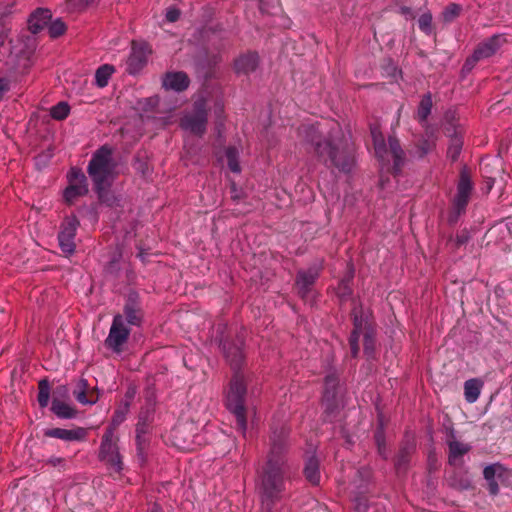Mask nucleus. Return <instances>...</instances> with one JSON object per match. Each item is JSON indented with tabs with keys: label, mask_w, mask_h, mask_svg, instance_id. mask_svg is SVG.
<instances>
[{
	"label": "nucleus",
	"mask_w": 512,
	"mask_h": 512,
	"mask_svg": "<svg viewBox=\"0 0 512 512\" xmlns=\"http://www.w3.org/2000/svg\"><path fill=\"white\" fill-rule=\"evenodd\" d=\"M472 190L473 183L471 180L470 171L467 166H463L459 174L457 193L453 200L454 214L449 216L450 223H455L458 219V216L465 212Z\"/></svg>",
	"instance_id": "423d86ee"
},
{
	"label": "nucleus",
	"mask_w": 512,
	"mask_h": 512,
	"mask_svg": "<svg viewBox=\"0 0 512 512\" xmlns=\"http://www.w3.org/2000/svg\"><path fill=\"white\" fill-rule=\"evenodd\" d=\"M63 461H64V459H63V458H60V457H52V458H50V459L47 461V463L55 467V466H57V465L61 464Z\"/></svg>",
	"instance_id": "0e129e2a"
},
{
	"label": "nucleus",
	"mask_w": 512,
	"mask_h": 512,
	"mask_svg": "<svg viewBox=\"0 0 512 512\" xmlns=\"http://www.w3.org/2000/svg\"><path fill=\"white\" fill-rule=\"evenodd\" d=\"M339 133L340 130L336 134H329L324 149L318 148L319 156L317 158L327 168H335L339 172L348 174L355 165V151L352 145L337 135Z\"/></svg>",
	"instance_id": "7ed1b4c3"
},
{
	"label": "nucleus",
	"mask_w": 512,
	"mask_h": 512,
	"mask_svg": "<svg viewBox=\"0 0 512 512\" xmlns=\"http://www.w3.org/2000/svg\"><path fill=\"white\" fill-rule=\"evenodd\" d=\"M10 28L7 25V16L0 14V35L8 36Z\"/></svg>",
	"instance_id": "13d9d810"
},
{
	"label": "nucleus",
	"mask_w": 512,
	"mask_h": 512,
	"mask_svg": "<svg viewBox=\"0 0 512 512\" xmlns=\"http://www.w3.org/2000/svg\"><path fill=\"white\" fill-rule=\"evenodd\" d=\"M38 403L41 408H45L48 405L50 398V383L47 379H41L38 383Z\"/></svg>",
	"instance_id": "4c0bfd02"
},
{
	"label": "nucleus",
	"mask_w": 512,
	"mask_h": 512,
	"mask_svg": "<svg viewBox=\"0 0 512 512\" xmlns=\"http://www.w3.org/2000/svg\"><path fill=\"white\" fill-rule=\"evenodd\" d=\"M79 221L75 216L67 217L61 225L58 234L59 245L64 253L72 254L76 245L74 242Z\"/></svg>",
	"instance_id": "f8f14e48"
},
{
	"label": "nucleus",
	"mask_w": 512,
	"mask_h": 512,
	"mask_svg": "<svg viewBox=\"0 0 512 512\" xmlns=\"http://www.w3.org/2000/svg\"><path fill=\"white\" fill-rule=\"evenodd\" d=\"M66 30L67 26L61 18H57L51 21L50 25L48 26L49 36L53 39L64 35Z\"/></svg>",
	"instance_id": "58836bf2"
},
{
	"label": "nucleus",
	"mask_w": 512,
	"mask_h": 512,
	"mask_svg": "<svg viewBox=\"0 0 512 512\" xmlns=\"http://www.w3.org/2000/svg\"><path fill=\"white\" fill-rule=\"evenodd\" d=\"M354 278V269L351 267L346 275L339 281L335 291L340 302L347 301L353 294L352 283Z\"/></svg>",
	"instance_id": "5701e85b"
},
{
	"label": "nucleus",
	"mask_w": 512,
	"mask_h": 512,
	"mask_svg": "<svg viewBox=\"0 0 512 512\" xmlns=\"http://www.w3.org/2000/svg\"><path fill=\"white\" fill-rule=\"evenodd\" d=\"M301 132L303 133L305 141L314 147V153L318 157V148L324 149L326 145V139L322 140V134L318 127L315 125H304L301 128Z\"/></svg>",
	"instance_id": "412c9836"
},
{
	"label": "nucleus",
	"mask_w": 512,
	"mask_h": 512,
	"mask_svg": "<svg viewBox=\"0 0 512 512\" xmlns=\"http://www.w3.org/2000/svg\"><path fill=\"white\" fill-rule=\"evenodd\" d=\"M51 11L47 8H38L31 14L28 24L33 34L39 33L51 19Z\"/></svg>",
	"instance_id": "4be33fe9"
},
{
	"label": "nucleus",
	"mask_w": 512,
	"mask_h": 512,
	"mask_svg": "<svg viewBox=\"0 0 512 512\" xmlns=\"http://www.w3.org/2000/svg\"><path fill=\"white\" fill-rule=\"evenodd\" d=\"M8 39V36H2L0 35V50L5 52V55H11L12 54V40Z\"/></svg>",
	"instance_id": "6e6d98bb"
},
{
	"label": "nucleus",
	"mask_w": 512,
	"mask_h": 512,
	"mask_svg": "<svg viewBox=\"0 0 512 512\" xmlns=\"http://www.w3.org/2000/svg\"><path fill=\"white\" fill-rule=\"evenodd\" d=\"M146 433H138L136 432V446H137V454L142 462L145 461V449L148 444V440L145 437Z\"/></svg>",
	"instance_id": "3c124183"
},
{
	"label": "nucleus",
	"mask_w": 512,
	"mask_h": 512,
	"mask_svg": "<svg viewBox=\"0 0 512 512\" xmlns=\"http://www.w3.org/2000/svg\"><path fill=\"white\" fill-rule=\"evenodd\" d=\"M137 169L142 172V174H145V170L147 169V164L143 161H141L139 158L136 159Z\"/></svg>",
	"instance_id": "69168bd1"
},
{
	"label": "nucleus",
	"mask_w": 512,
	"mask_h": 512,
	"mask_svg": "<svg viewBox=\"0 0 512 512\" xmlns=\"http://www.w3.org/2000/svg\"><path fill=\"white\" fill-rule=\"evenodd\" d=\"M355 502V512H367L369 504L365 495H359L356 497Z\"/></svg>",
	"instance_id": "864d4df0"
},
{
	"label": "nucleus",
	"mask_w": 512,
	"mask_h": 512,
	"mask_svg": "<svg viewBox=\"0 0 512 512\" xmlns=\"http://www.w3.org/2000/svg\"><path fill=\"white\" fill-rule=\"evenodd\" d=\"M339 377L335 373L328 374L324 379L322 405L324 407V420L332 421L339 410L337 397Z\"/></svg>",
	"instance_id": "0eeeda50"
},
{
	"label": "nucleus",
	"mask_w": 512,
	"mask_h": 512,
	"mask_svg": "<svg viewBox=\"0 0 512 512\" xmlns=\"http://www.w3.org/2000/svg\"><path fill=\"white\" fill-rule=\"evenodd\" d=\"M87 389H88V382L86 379L81 378L77 382L76 389L73 391V394L78 402L81 404H94L98 400V395H96L95 398H93V393H90V398L87 397Z\"/></svg>",
	"instance_id": "7c9ffc66"
},
{
	"label": "nucleus",
	"mask_w": 512,
	"mask_h": 512,
	"mask_svg": "<svg viewBox=\"0 0 512 512\" xmlns=\"http://www.w3.org/2000/svg\"><path fill=\"white\" fill-rule=\"evenodd\" d=\"M470 239L469 232L467 230H462L460 233L456 235L455 245L456 247H460L467 243Z\"/></svg>",
	"instance_id": "4d7b16f0"
},
{
	"label": "nucleus",
	"mask_w": 512,
	"mask_h": 512,
	"mask_svg": "<svg viewBox=\"0 0 512 512\" xmlns=\"http://www.w3.org/2000/svg\"><path fill=\"white\" fill-rule=\"evenodd\" d=\"M86 430L82 427L76 429L52 428L44 432L46 437L58 438L65 441H80L86 437Z\"/></svg>",
	"instance_id": "a211bd4d"
},
{
	"label": "nucleus",
	"mask_w": 512,
	"mask_h": 512,
	"mask_svg": "<svg viewBox=\"0 0 512 512\" xmlns=\"http://www.w3.org/2000/svg\"><path fill=\"white\" fill-rule=\"evenodd\" d=\"M419 28L425 34L430 35L432 33V14L430 12L423 13L418 19Z\"/></svg>",
	"instance_id": "49530a36"
},
{
	"label": "nucleus",
	"mask_w": 512,
	"mask_h": 512,
	"mask_svg": "<svg viewBox=\"0 0 512 512\" xmlns=\"http://www.w3.org/2000/svg\"><path fill=\"white\" fill-rule=\"evenodd\" d=\"M207 122V103L204 98H200L193 104V113L182 119L181 126L195 135L202 136L206 132Z\"/></svg>",
	"instance_id": "6e6552de"
},
{
	"label": "nucleus",
	"mask_w": 512,
	"mask_h": 512,
	"mask_svg": "<svg viewBox=\"0 0 512 512\" xmlns=\"http://www.w3.org/2000/svg\"><path fill=\"white\" fill-rule=\"evenodd\" d=\"M353 302V308L351 311V317L353 321V330L351 333L361 334L365 333L367 329H371L367 325V318L363 314V309L361 304H357L355 300Z\"/></svg>",
	"instance_id": "393cba45"
},
{
	"label": "nucleus",
	"mask_w": 512,
	"mask_h": 512,
	"mask_svg": "<svg viewBox=\"0 0 512 512\" xmlns=\"http://www.w3.org/2000/svg\"><path fill=\"white\" fill-rule=\"evenodd\" d=\"M115 72L113 65H101L95 72V83L99 88H104L108 85L110 77Z\"/></svg>",
	"instance_id": "473e14b6"
},
{
	"label": "nucleus",
	"mask_w": 512,
	"mask_h": 512,
	"mask_svg": "<svg viewBox=\"0 0 512 512\" xmlns=\"http://www.w3.org/2000/svg\"><path fill=\"white\" fill-rule=\"evenodd\" d=\"M225 156L229 169L234 173H239L241 168L239 164V152L237 148L232 146L228 147L225 151Z\"/></svg>",
	"instance_id": "e433bc0d"
},
{
	"label": "nucleus",
	"mask_w": 512,
	"mask_h": 512,
	"mask_svg": "<svg viewBox=\"0 0 512 512\" xmlns=\"http://www.w3.org/2000/svg\"><path fill=\"white\" fill-rule=\"evenodd\" d=\"M69 184H87V178L80 168L73 167L68 174Z\"/></svg>",
	"instance_id": "8fccbe9b"
},
{
	"label": "nucleus",
	"mask_w": 512,
	"mask_h": 512,
	"mask_svg": "<svg viewBox=\"0 0 512 512\" xmlns=\"http://www.w3.org/2000/svg\"><path fill=\"white\" fill-rule=\"evenodd\" d=\"M389 152L393 157L392 172L398 175L405 164V152L402 149L399 140L395 136L388 137Z\"/></svg>",
	"instance_id": "aec40b11"
},
{
	"label": "nucleus",
	"mask_w": 512,
	"mask_h": 512,
	"mask_svg": "<svg viewBox=\"0 0 512 512\" xmlns=\"http://www.w3.org/2000/svg\"><path fill=\"white\" fill-rule=\"evenodd\" d=\"M113 181H108L107 183L93 184L94 190L98 196V200L100 203H103L109 207H114L118 204V199L111 191Z\"/></svg>",
	"instance_id": "b1692460"
},
{
	"label": "nucleus",
	"mask_w": 512,
	"mask_h": 512,
	"mask_svg": "<svg viewBox=\"0 0 512 512\" xmlns=\"http://www.w3.org/2000/svg\"><path fill=\"white\" fill-rule=\"evenodd\" d=\"M9 90V81L5 78H0V96Z\"/></svg>",
	"instance_id": "e2e57ef3"
},
{
	"label": "nucleus",
	"mask_w": 512,
	"mask_h": 512,
	"mask_svg": "<svg viewBox=\"0 0 512 512\" xmlns=\"http://www.w3.org/2000/svg\"><path fill=\"white\" fill-rule=\"evenodd\" d=\"M375 443L377 445L378 454L383 458H388V452L386 448V442H385V433L382 428L377 429V431L374 434Z\"/></svg>",
	"instance_id": "79ce46f5"
},
{
	"label": "nucleus",
	"mask_w": 512,
	"mask_h": 512,
	"mask_svg": "<svg viewBox=\"0 0 512 512\" xmlns=\"http://www.w3.org/2000/svg\"><path fill=\"white\" fill-rule=\"evenodd\" d=\"M123 318L128 324L133 326H140L144 312L141 306L139 294L136 291H130L126 297L125 305L123 308Z\"/></svg>",
	"instance_id": "ddd939ff"
},
{
	"label": "nucleus",
	"mask_w": 512,
	"mask_h": 512,
	"mask_svg": "<svg viewBox=\"0 0 512 512\" xmlns=\"http://www.w3.org/2000/svg\"><path fill=\"white\" fill-rule=\"evenodd\" d=\"M51 411L61 419H72L77 414L75 408L56 398L52 400Z\"/></svg>",
	"instance_id": "c85d7f7f"
},
{
	"label": "nucleus",
	"mask_w": 512,
	"mask_h": 512,
	"mask_svg": "<svg viewBox=\"0 0 512 512\" xmlns=\"http://www.w3.org/2000/svg\"><path fill=\"white\" fill-rule=\"evenodd\" d=\"M462 11V7L459 4L451 3L442 12V17L445 22H452L456 19Z\"/></svg>",
	"instance_id": "c03bdc74"
},
{
	"label": "nucleus",
	"mask_w": 512,
	"mask_h": 512,
	"mask_svg": "<svg viewBox=\"0 0 512 512\" xmlns=\"http://www.w3.org/2000/svg\"><path fill=\"white\" fill-rule=\"evenodd\" d=\"M370 133L373 140L375 154L379 159L383 160L385 154L387 153V147L379 125L371 124Z\"/></svg>",
	"instance_id": "a878e982"
},
{
	"label": "nucleus",
	"mask_w": 512,
	"mask_h": 512,
	"mask_svg": "<svg viewBox=\"0 0 512 512\" xmlns=\"http://www.w3.org/2000/svg\"><path fill=\"white\" fill-rule=\"evenodd\" d=\"M434 147V142L428 139H421L416 144V153L420 158H422L429 152H431L434 149Z\"/></svg>",
	"instance_id": "de8ad7c7"
},
{
	"label": "nucleus",
	"mask_w": 512,
	"mask_h": 512,
	"mask_svg": "<svg viewBox=\"0 0 512 512\" xmlns=\"http://www.w3.org/2000/svg\"><path fill=\"white\" fill-rule=\"evenodd\" d=\"M320 276V267L312 266L300 269L295 278V288L302 299H307L313 292V287Z\"/></svg>",
	"instance_id": "9d476101"
},
{
	"label": "nucleus",
	"mask_w": 512,
	"mask_h": 512,
	"mask_svg": "<svg viewBox=\"0 0 512 512\" xmlns=\"http://www.w3.org/2000/svg\"><path fill=\"white\" fill-rule=\"evenodd\" d=\"M289 431L285 427L274 430L270 437V449L266 461L258 471L256 489L261 505L275 506L286 490V482L292 479L293 466L289 461Z\"/></svg>",
	"instance_id": "f257e3e1"
},
{
	"label": "nucleus",
	"mask_w": 512,
	"mask_h": 512,
	"mask_svg": "<svg viewBox=\"0 0 512 512\" xmlns=\"http://www.w3.org/2000/svg\"><path fill=\"white\" fill-rule=\"evenodd\" d=\"M274 506L261 505V512H273Z\"/></svg>",
	"instance_id": "774afa93"
},
{
	"label": "nucleus",
	"mask_w": 512,
	"mask_h": 512,
	"mask_svg": "<svg viewBox=\"0 0 512 512\" xmlns=\"http://www.w3.org/2000/svg\"><path fill=\"white\" fill-rule=\"evenodd\" d=\"M67 8L70 12H82L97 3V0H67Z\"/></svg>",
	"instance_id": "a19ab883"
},
{
	"label": "nucleus",
	"mask_w": 512,
	"mask_h": 512,
	"mask_svg": "<svg viewBox=\"0 0 512 512\" xmlns=\"http://www.w3.org/2000/svg\"><path fill=\"white\" fill-rule=\"evenodd\" d=\"M448 484L451 488L458 491H466L472 488V483L467 477L456 473L448 478Z\"/></svg>",
	"instance_id": "c9c22d12"
},
{
	"label": "nucleus",
	"mask_w": 512,
	"mask_h": 512,
	"mask_svg": "<svg viewBox=\"0 0 512 512\" xmlns=\"http://www.w3.org/2000/svg\"><path fill=\"white\" fill-rule=\"evenodd\" d=\"M112 155L113 149L109 145H103L93 153L87 167V173L93 184L101 185L114 180L116 164Z\"/></svg>",
	"instance_id": "20e7f679"
},
{
	"label": "nucleus",
	"mask_w": 512,
	"mask_h": 512,
	"mask_svg": "<svg viewBox=\"0 0 512 512\" xmlns=\"http://www.w3.org/2000/svg\"><path fill=\"white\" fill-rule=\"evenodd\" d=\"M150 53L151 50L146 42L133 40L131 43V53L126 62V71L129 74L138 73L147 64Z\"/></svg>",
	"instance_id": "9b49d317"
},
{
	"label": "nucleus",
	"mask_w": 512,
	"mask_h": 512,
	"mask_svg": "<svg viewBox=\"0 0 512 512\" xmlns=\"http://www.w3.org/2000/svg\"><path fill=\"white\" fill-rule=\"evenodd\" d=\"M151 423V413L147 411H141L139 414L138 423L136 425V432L148 433Z\"/></svg>",
	"instance_id": "37998d69"
},
{
	"label": "nucleus",
	"mask_w": 512,
	"mask_h": 512,
	"mask_svg": "<svg viewBox=\"0 0 512 512\" xmlns=\"http://www.w3.org/2000/svg\"><path fill=\"white\" fill-rule=\"evenodd\" d=\"M415 452V444L412 441L401 443L394 459L395 470L398 474L405 473L409 467L412 454Z\"/></svg>",
	"instance_id": "dca6fc26"
},
{
	"label": "nucleus",
	"mask_w": 512,
	"mask_h": 512,
	"mask_svg": "<svg viewBox=\"0 0 512 512\" xmlns=\"http://www.w3.org/2000/svg\"><path fill=\"white\" fill-rule=\"evenodd\" d=\"M88 184H69L64 190V199L68 205H73L78 197L85 196L88 193Z\"/></svg>",
	"instance_id": "c756f323"
},
{
	"label": "nucleus",
	"mask_w": 512,
	"mask_h": 512,
	"mask_svg": "<svg viewBox=\"0 0 512 512\" xmlns=\"http://www.w3.org/2000/svg\"><path fill=\"white\" fill-rule=\"evenodd\" d=\"M504 41L505 40L501 35H493L477 46V48L474 50L475 57L481 59L491 57L497 52Z\"/></svg>",
	"instance_id": "6ab92c4d"
},
{
	"label": "nucleus",
	"mask_w": 512,
	"mask_h": 512,
	"mask_svg": "<svg viewBox=\"0 0 512 512\" xmlns=\"http://www.w3.org/2000/svg\"><path fill=\"white\" fill-rule=\"evenodd\" d=\"M463 141L460 135L456 131L451 135L450 144L447 150V156L452 160L456 161L461 153Z\"/></svg>",
	"instance_id": "f704fd0d"
},
{
	"label": "nucleus",
	"mask_w": 512,
	"mask_h": 512,
	"mask_svg": "<svg viewBox=\"0 0 512 512\" xmlns=\"http://www.w3.org/2000/svg\"><path fill=\"white\" fill-rule=\"evenodd\" d=\"M359 338L360 334L351 333L349 337L350 353L353 358H356L359 354Z\"/></svg>",
	"instance_id": "603ef678"
},
{
	"label": "nucleus",
	"mask_w": 512,
	"mask_h": 512,
	"mask_svg": "<svg viewBox=\"0 0 512 512\" xmlns=\"http://www.w3.org/2000/svg\"><path fill=\"white\" fill-rule=\"evenodd\" d=\"M190 80L185 72H168L163 78V87L166 89L182 92L189 87Z\"/></svg>",
	"instance_id": "f3484780"
},
{
	"label": "nucleus",
	"mask_w": 512,
	"mask_h": 512,
	"mask_svg": "<svg viewBox=\"0 0 512 512\" xmlns=\"http://www.w3.org/2000/svg\"><path fill=\"white\" fill-rule=\"evenodd\" d=\"M69 396V389L66 385H59L53 391V398L66 399Z\"/></svg>",
	"instance_id": "5fc2aeb1"
},
{
	"label": "nucleus",
	"mask_w": 512,
	"mask_h": 512,
	"mask_svg": "<svg viewBox=\"0 0 512 512\" xmlns=\"http://www.w3.org/2000/svg\"><path fill=\"white\" fill-rule=\"evenodd\" d=\"M129 407L130 403L129 401H126L123 406L115 411L111 423L114 427L120 425L125 420Z\"/></svg>",
	"instance_id": "09e8293b"
},
{
	"label": "nucleus",
	"mask_w": 512,
	"mask_h": 512,
	"mask_svg": "<svg viewBox=\"0 0 512 512\" xmlns=\"http://www.w3.org/2000/svg\"><path fill=\"white\" fill-rule=\"evenodd\" d=\"M479 60H481V58H476L474 52L471 57L466 59L463 70L470 71Z\"/></svg>",
	"instance_id": "052dcab7"
},
{
	"label": "nucleus",
	"mask_w": 512,
	"mask_h": 512,
	"mask_svg": "<svg viewBox=\"0 0 512 512\" xmlns=\"http://www.w3.org/2000/svg\"><path fill=\"white\" fill-rule=\"evenodd\" d=\"M506 472L507 468L499 462L484 468L483 477L487 481V489L490 495L496 496L499 494L500 489L496 478H502Z\"/></svg>",
	"instance_id": "4468645a"
},
{
	"label": "nucleus",
	"mask_w": 512,
	"mask_h": 512,
	"mask_svg": "<svg viewBox=\"0 0 512 512\" xmlns=\"http://www.w3.org/2000/svg\"><path fill=\"white\" fill-rule=\"evenodd\" d=\"M400 14L405 16L406 19H414L415 14L413 13L412 9L408 6H401L399 10Z\"/></svg>",
	"instance_id": "680f3d73"
},
{
	"label": "nucleus",
	"mask_w": 512,
	"mask_h": 512,
	"mask_svg": "<svg viewBox=\"0 0 512 512\" xmlns=\"http://www.w3.org/2000/svg\"><path fill=\"white\" fill-rule=\"evenodd\" d=\"M304 476L307 481L312 485H318L320 482L319 460L316 456L308 457L303 470Z\"/></svg>",
	"instance_id": "bb28decb"
},
{
	"label": "nucleus",
	"mask_w": 512,
	"mask_h": 512,
	"mask_svg": "<svg viewBox=\"0 0 512 512\" xmlns=\"http://www.w3.org/2000/svg\"><path fill=\"white\" fill-rule=\"evenodd\" d=\"M221 345L224 356L234 371L226 397V407L235 417L237 430L245 435L247 430L245 406L247 385L244 375L240 372L244 362V334H237L235 339H225L221 341Z\"/></svg>",
	"instance_id": "f03ea898"
},
{
	"label": "nucleus",
	"mask_w": 512,
	"mask_h": 512,
	"mask_svg": "<svg viewBox=\"0 0 512 512\" xmlns=\"http://www.w3.org/2000/svg\"><path fill=\"white\" fill-rule=\"evenodd\" d=\"M431 109H432V96L430 93H427L422 97V99L418 105L417 119L419 120V122L423 123V122L427 121V118L431 113Z\"/></svg>",
	"instance_id": "72a5a7b5"
},
{
	"label": "nucleus",
	"mask_w": 512,
	"mask_h": 512,
	"mask_svg": "<svg viewBox=\"0 0 512 512\" xmlns=\"http://www.w3.org/2000/svg\"><path fill=\"white\" fill-rule=\"evenodd\" d=\"M364 353L372 356L375 351V338L372 329H367L364 333Z\"/></svg>",
	"instance_id": "a18cd8bd"
},
{
	"label": "nucleus",
	"mask_w": 512,
	"mask_h": 512,
	"mask_svg": "<svg viewBox=\"0 0 512 512\" xmlns=\"http://www.w3.org/2000/svg\"><path fill=\"white\" fill-rule=\"evenodd\" d=\"M483 381L478 378H472L464 383L465 399L469 403H474L480 395Z\"/></svg>",
	"instance_id": "cd10ccee"
},
{
	"label": "nucleus",
	"mask_w": 512,
	"mask_h": 512,
	"mask_svg": "<svg viewBox=\"0 0 512 512\" xmlns=\"http://www.w3.org/2000/svg\"><path fill=\"white\" fill-rule=\"evenodd\" d=\"M134 395H135V390L134 389H129L126 392L125 397L127 398V401L130 402L134 398Z\"/></svg>",
	"instance_id": "338daca9"
},
{
	"label": "nucleus",
	"mask_w": 512,
	"mask_h": 512,
	"mask_svg": "<svg viewBox=\"0 0 512 512\" xmlns=\"http://www.w3.org/2000/svg\"><path fill=\"white\" fill-rule=\"evenodd\" d=\"M130 329L125 325L123 315L114 316L105 346L116 353L123 351V345L127 342Z\"/></svg>",
	"instance_id": "1a4fd4ad"
},
{
	"label": "nucleus",
	"mask_w": 512,
	"mask_h": 512,
	"mask_svg": "<svg viewBox=\"0 0 512 512\" xmlns=\"http://www.w3.org/2000/svg\"><path fill=\"white\" fill-rule=\"evenodd\" d=\"M180 18V11L176 8H170L167 10L166 19L169 22H176Z\"/></svg>",
	"instance_id": "bf43d9fd"
},
{
	"label": "nucleus",
	"mask_w": 512,
	"mask_h": 512,
	"mask_svg": "<svg viewBox=\"0 0 512 512\" xmlns=\"http://www.w3.org/2000/svg\"><path fill=\"white\" fill-rule=\"evenodd\" d=\"M70 112V107L67 102H59L53 106L50 110V115L55 120H64L67 118Z\"/></svg>",
	"instance_id": "ea45409f"
},
{
	"label": "nucleus",
	"mask_w": 512,
	"mask_h": 512,
	"mask_svg": "<svg viewBox=\"0 0 512 512\" xmlns=\"http://www.w3.org/2000/svg\"><path fill=\"white\" fill-rule=\"evenodd\" d=\"M118 438L114 435V427L106 429L102 436L99 449V460L104 462L108 469L115 473H121L123 462L117 445Z\"/></svg>",
	"instance_id": "39448f33"
},
{
	"label": "nucleus",
	"mask_w": 512,
	"mask_h": 512,
	"mask_svg": "<svg viewBox=\"0 0 512 512\" xmlns=\"http://www.w3.org/2000/svg\"><path fill=\"white\" fill-rule=\"evenodd\" d=\"M260 57L256 51H247L234 61V69L237 74L249 75L257 70Z\"/></svg>",
	"instance_id": "2eb2a0df"
},
{
	"label": "nucleus",
	"mask_w": 512,
	"mask_h": 512,
	"mask_svg": "<svg viewBox=\"0 0 512 512\" xmlns=\"http://www.w3.org/2000/svg\"><path fill=\"white\" fill-rule=\"evenodd\" d=\"M449 446V455L448 462L450 465H455L458 458L462 457L466 453H468L471 447L468 444L461 443L459 441H450L448 443Z\"/></svg>",
	"instance_id": "2f4dec72"
}]
</instances>
